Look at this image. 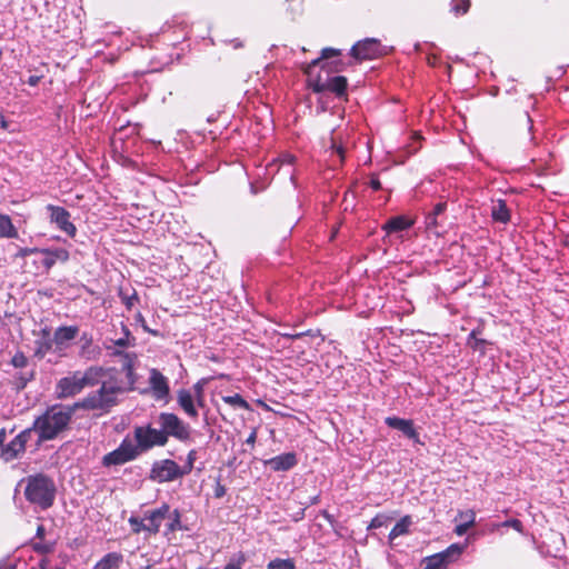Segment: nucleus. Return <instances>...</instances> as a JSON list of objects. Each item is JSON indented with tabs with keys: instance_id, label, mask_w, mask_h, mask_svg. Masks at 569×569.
I'll return each instance as SVG.
<instances>
[{
	"instance_id": "de8ad7c7",
	"label": "nucleus",
	"mask_w": 569,
	"mask_h": 569,
	"mask_svg": "<svg viewBox=\"0 0 569 569\" xmlns=\"http://www.w3.org/2000/svg\"><path fill=\"white\" fill-rule=\"evenodd\" d=\"M445 209H446L445 203H438V204H436V207L433 208V211L431 213L438 217L439 214H441L445 211Z\"/></svg>"
},
{
	"instance_id": "3c124183",
	"label": "nucleus",
	"mask_w": 569,
	"mask_h": 569,
	"mask_svg": "<svg viewBox=\"0 0 569 569\" xmlns=\"http://www.w3.org/2000/svg\"><path fill=\"white\" fill-rule=\"evenodd\" d=\"M39 81H40V77H38V76H31L28 79V83L32 87L37 86L39 83Z\"/></svg>"
},
{
	"instance_id": "4468645a",
	"label": "nucleus",
	"mask_w": 569,
	"mask_h": 569,
	"mask_svg": "<svg viewBox=\"0 0 569 569\" xmlns=\"http://www.w3.org/2000/svg\"><path fill=\"white\" fill-rule=\"evenodd\" d=\"M382 51L380 42L369 38L357 42L351 49V56L357 60H371L382 54Z\"/></svg>"
},
{
	"instance_id": "58836bf2",
	"label": "nucleus",
	"mask_w": 569,
	"mask_h": 569,
	"mask_svg": "<svg viewBox=\"0 0 569 569\" xmlns=\"http://www.w3.org/2000/svg\"><path fill=\"white\" fill-rule=\"evenodd\" d=\"M129 523L131 525L133 532L139 533L141 531H144V528H142V525H144V517L143 518L131 517L129 519Z\"/></svg>"
},
{
	"instance_id": "2f4dec72",
	"label": "nucleus",
	"mask_w": 569,
	"mask_h": 569,
	"mask_svg": "<svg viewBox=\"0 0 569 569\" xmlns=\"http://www.w3.org/2000/svg\"><path fill=\"white\" fill-rule=\"evenodd\" d=\"M295 561L292 559L277 558L268 563L267 569H295Z\"/></svg>"
},
{
	"instance_id": "c03bdc74",
	"label": "nucleus",
	"mask_w": 569,
	"mask_h": 569,
	"mask_svg": "<svg viewBox=\"0 0 569 569\" xmlns=\"http://www.w3.org/2000/svg\"><path fill=\"white\" fill-rule=\"evenodd\" d=\"M114 345L118 346V347H128L130 345V340H129V331L127 330L126 331V336L123 338H119L114 341Z\"/></svg>"
},
{
	"instance_id": "c85d7f7f",
	"label": "nucleus",
	"mask_w": 569,
	"mask_h": 569,
	"mask_svg": "<svg viewBox=\"0 0 569 569\" xmlns=\"http://www.w3.org/2000/svg\"><path fill=\"white\" fill-rule=\"evenodd\" d=\"M339 54H340V51L337 49L325 48V49H322L321 57L312 60L309 64H312L313 69L317 67H320L321 70L325 71L329 67V63L326 62V60H328L329 58L339 56Z\"/></svg>"
},
{
	"instance_id": "37998d69",
	"label": "nucleus",
	"mask_w": 569,
	"mask_h": 569,
	"mask_svg": "<svg viewBox=\"0 0 569 569\" xmlns=\"http://www.w3.org/2000/svg\"><path fill=\"white\" fill-rule=\"evenodd\" d=\"M501 526L513 528L515 530H517L520 533L523 532V526H522L521 521L518 519L506 520Z\"/></svg>"
},
{
	"instance_id": "603ef678",
	"label": "nucleus",
	"mask_w": 569,
	"mask_h": 569,
	"mask_svg": "<svg viewBox=\"0 0 569 569\" xmlns=\"http://www.w3.org/2000/svg\"><path fill=\"white\" fill-rule=\"evenodd\" d=\"M4 439H6V431H4V429H1L0 430V446L3 443Z\"/></svg>"
},
{
	"instance_id": "7ed1b4c3",
	"label": "nucleus",
	"mask_w": 569,
	"mask_h": 569,
	"mask_svg": "<svg viewBox=\"0 0 569 569\" xmlns=\"http://www.w3.org/2000/svg\"><path fill=\"white\" fill-rule=\"evenodd\" d=\"M103 369L90 367L84 371H74L61 378L56 386V395L59 399H66L80 393L86 387H92L100 382Z\"/></svg>"
},
{
	"instance_id": "4c0bfd02",
	"label": "nucleus",
	"mask_w": 569,
	"mask_h": 569,
	"mask_svg": "<svg viewBox=\"0 0 569 569\" xmlns=\"http://www.w3.org/2000/svg\"><path fill=\"white\" fill-rule=\"evenodd\" d=\"M196 458H197L196 450L189 451V453L187 456V462H186V465L183 467H181L182 476L188 475V473L191 472V470L193 468V463L196 461Z\"/></svg>"
},
{
	"instance_id": "c756f323",
	"label": "nucleus",
	"mask_w": 569,
	"mask_h": 569,
	"mask_svg": "<svg viewBox=\"0 0 569 569\" xmlns=\"http://www.w3.org/2000/svg\"><path fill=\"white\" fill-rule=\"evenodd\" d=\"M18 231L12 224L9 216L0 214V237L2 238H16Z\"/></svg>"
},
{
	"instance_id": "20e7f679",
	"label": "nucleus",
	"mask_w": 569,
	"mask_h": 569,
	"mask_svg": "<svg viewBox=\"0 0 569 569\" xmlns=\"http://www.w3.org/2000/svg\"><path fill=\"white\" fill-rule=\"evenodd\" d=\"M26 481L24 496L30 503L41 509L52 506L56 497V486L52 479L39 473L28 477Z\"/></svg>"
},
{
	"instance_id": "2eb2a0df",
	"label": "nucleus",
	"mask_w": 569,
	"mask_h": 569,
	"mask_svg": "<svg viewBox=\"0 0 569 569\" xmlns=\"http://www.w3.org/2000/svg\"><path fill=\"white\" fill-rule=\"evenodd\" d=\"M79 328L76 326L59 327L53 333L56 343V355L58 357H64L67 350L71 347L72 341L77 338Z\"/></svg>"
},
{
	"instance_id": "a211bd4d",
	"label": "nucleus",
	"mask_w": 569,
	"mask_h": 569,
	"mask_svg": "<svg viewBox=\"0 0 569 569\" xmlns=\"http://www.w3.org/2000/svg\"><path fill=\"white\" fill-rule=\"evenodd\" d=\"M177 403L181 410L191 419H197L198 412V400L197 397L192 396L191 390L180 389L177 391Z\"/></svg>"
},
{
	"instance_id": "ddd939ff",
	"label": "nucleus",
	"mask_w": 569,
	"mask_h": 569,
	"mask_svg": "<svg viewBox=\"0 0 569 569\" xmlns=\"http://www.w3.org/2000/svg\"><path fill=\"white\" fill-rule=\"evenodd\" d=\"M32 429L28 428L21 431L14 439H12L1 450V458L4 461H11L19 458L26 450V445L30 440Z\"/></svg>"
},
{
	"instance_id": "423d86ee",
	"label": "nucleus",
	"mask_w": 569,
	"mask_h": 569,
	"mask_svg": "<svg viewBox=\"0 0 569 569\" xmlns=\"http://www.w3.org/2000/svg\"><path fill=\"white\" fill-rule=\"evenodd\" d=\"M305 72L308 77V84L315 92L330 91L342 96L346 91L347 79L345 77H330L327 73L326 79H321L320 74H315L312 64H307Z\"/></svg>"
},
{
	"instance_id": "5fc2aeb1",
	"label": "nucleus",
	"mask_w": 569,
	"mask_h": 569,
	"mask_svg": "<svg viewBox=\"0 0 569 569\" xmlns=\"http://www.w3.org/2000/svg\"><path fill=\"white\" fill-rule=\"evenodd\" d=\"M223 492H224L223 488H222V487H220V488H218V489L216 490V496H217V497H221V496L223 495Z\"/></svg>"
},
{
	"instance_id": "cd10ccee",
	"label": "nucleus",
	"mask_w": 569,
	"mask_h": 569,
	"mask_svg": "<svg viewBox=\"0 0 569 569\" xmlns=\"http://www.w3.org/2000/svg\"><path fill=\"white\" fill-rule=\"evenodd\" d=\"M411 523H412V521H411L410 516H405L403 518H401L396 523V526L391 529V531L389 533V539L392 541L396 538L408 533L409 527L411 526Z\"/></svg>"
},
{
	"instance_id": "f3484780",
	"label": "nucleus",
	"mask_w": 569,
	"mask_h": 569,
	"mask_svg": "<svg viewBox=\"0 0 569 569\" xmlns=\"http://www.w3.org/2000/svg\"><path fill=\"white\" fill-rule=\"evenodd\" d=\"M169 512L170 508L166 503H163L158 509L146 512L144 525H142V528H144V532H147L148 535H156L159 531L163 520L167 518Z\"/></svg>"
},
{
	"instance_id": "6ab92c4d",
	"label": "nucleus",
	"mask_w": 569,
	"mask_h": 569,
	"mask_svg": "<svg viewBox=\"0 0 569 569\" xmlns=\"http://www.w3.org/2000/svg\"><path fill=\"white\" fill-rule=\"evenodd\" d=\"M40 254L43 256L40 262L46 271H49L57 262L64 263L70 258L69 251L63 248L41 249Z\"/></svg>"
},
{
	"instance_id": "a878e982",
	"label": "nucleus",
	"mask_w": 569,
	"mask_h": 569,
	"mask_svg": "<svg viewBox=\"0 0 569 569\" xmlns=\"http://www.w3.org/2000/svg\"><path fill=\"white\" fill-rule=\"evenodd\" d=\"M491 217L495 221L507 223L510 220V213L503 200H497L491 207Z\"/></svg>"
},
{
	"instance_id": "7c9ffc66",
	"label": "nucleus",
	"mask_w": 569,
	"mask_h": 569,
	"mask_svg": "<svg viewBox=\"0 0 569 569\" xmlns=\"http://www.w3.org/2000/svg\"><path fill=\"white\" fill-rule=\"evenodd\" d=\"M207 383L206 379L199 380L192 387V396L197 397L198 406L202 408L204 406V386Z\"/></svg>"
},
{
	"instance_id": "0eeeda50",
	"label": "nucleus",
	"mask_w": 569,
	"mask_h": 569,
	"mask_svg": "<svg viewBox=\"0 0 569 569\" xmlns=\"http://www.w3.org/2000/svg\"><path fill=\"white\" fill-rule=\"evenodd\" d=\"M134 447L138 449V453L146 452L154 447L166 446V436L160 429L152 427L151 425L139 426L134 428Z\"/></svg>"
},
{
	"instance_id": "393cba45",
	"label": "nucleus",
	"mask_w": 569,
	"mask_h": 569,
	"mask_svg": "<svg viewBox=\"0 0 569 569\" xmlns=\"http://www.w3.org/2000/svg\"><path fill=\"white\" fill-rule=\"evenodd\" d=\"M123 562V556L119 552H109L103 556L92 569H119Z\"/></svg>"
},
{
	"instance_id": "ea45409f",
	"label": "nucleus",
	"mask_w": 569,
	"mask_h": 569,
	"mask_svg": "<svg viewBox=\"0 0 569 569\" xmlns=\"http://www.w3.org/2000/svg\"><path fill=\"white\" fill-rule=\"evenodd\" d=\"M438 227L437 216L432 214L431 212L426 217V228L429 231H433L436 234H439V232L436 230Z\"/></svg>"
},
{
	"instance_id": "4d7b16f0",
	"label": "nucleus",
	"mask_w": 569,
	"mask_h": 569,
	"mask_svg": "<svg viewBox=\"0 0 569 569\" xmlns=\"http://www.w3.org/2000/svg\"><path fill=\"white\" fill-rule=\"evenodd\" d=\"M38 533H42V527L38 528Z\"/></svg>"
},
{
	"instance_id": "6e6552de",
	"label": "nucleus",
	"mask_w": 569,
	"mask_h": 569,
	"mask_svg": "<svg viewBox=\"0 0 569 569\" xmlns=\"http://www.w3.org/2000/svg\"><path fill=\"white\" fill-rule=\"evenodd\" d=\"M138 456V449L134 447V443L124 439L116 450L107 453L102 458V465L104 467L120 466L134 460Z\"/></svg>"
},
{
	"instance_id": "4be33fe9",
	"label": "nucleus",
	"mask_w": 569,
	"mask_h": 569,
	"mask_svg": "<svg viewBox=\"0 0 569 569\" xmlns=\"http://www.w3.org/2000/svg\"><path fill=\"white\" fill-rule=\"evenodd\" d=\"M415 224V219L407 216H396L390 218L383 226L382 230L389 236L391 233L408 230Z\"/></svg>"
},
{
	"instance_id": "aec40b11",
	"label": "nucleus",
	"mask_w": 569,
	"mask_h": 569,
	"mask_svg": "<svg viewBox=\"0 0 569 569\" xmlns=\"http://www.w3.org/2000/svg\"><path fill=\"white\" fill-rule=\"evenodd\" d=\"M386 425L390 428L401 431L406 437L413 440L416 443H421L420 438L411 420L401 419L398 417H387Z\"/></svg>"
},
{
	"instance_id": "13d9d810",
	"label": "nucleus",
	"mask_w": 569,
	"mask_h": 569,
	"mask_svg": "<svg viewBox=\"0 0 569 569\" xmlns=\"http://www.w3.org/2000/svg\"><path fill=\"white\" fill-rule=\"evenodd\" d=\"M198 569H204V568H198Z\"/></svg>"
},
{
	"instance_id": "39448f33",
	"label": "nucleus",
	"mask_w": 569,
	"mask_h": 569,
	"mask_svg": "<svg viewBox=\"0 0 569 569\" xmlns=\"http://www.w3.org/2000/svg\"><path fill=\"white\" fill-rule=\"evenodd\" d=\"M158 423L166 436V443L170 437L180 442H188L191 439L192 429L180 417L172 412H161L158 416Z\"/></svg>"
},
{
	"instance_id": "a18cd8bd",
	"label": "nucleus",
	"mask_w": 569,
	"mask_h": 569,
	"mask_svg": "<svg viewBox=\"0 0 569 569\" xmlns=\"http://www.w3.org/2000/svg\"><path fill=\"white\" fill-rule=\"evenodd\" d=\"M386 518L383 516H377L371 520L370 527L371 528H379L385 525Z\"/></svg>"
},
{
	"instance_id": "412c9836",
	"label": "nucleus",
	"mask_w": 569,
	"mask_h": 569,
	"mask_svg": "<svg viewBox=\"0 0 569 569\" xmlns=\"http://www.w3.org/2000/svg\"><path fill=\"white\" fill-rule=\"evenodd\" d=\"M298 460L296 453L286 452L266 460L264 463L270 466L273 471H287L297 465Z\"/></svg>"
},
{
	"instance_id": "473e14b6",
	"label": "nucleus",
	"mask_w": 569,
	"mask_h": 569,
	"mask_svg": "<svg viewBox=\"0 0 569 569\" xmlns=\"http://www.w3.org/2000/svg\"><path fill=\"white\" fill-rule=\"evenodd\" d=\"M246 560L244 553L238 552L229 559L223 569H242Z\"/></svg>"
},
{
	"instance_id": "72a5a7b5",
	"label": "nucleus",
	"mask_w": 569,
	"mask_h": 569,
	"mask_svg": "<svg viewBox=\"0 0 569 569\" xmlns=\"http://www.w3.org/2000/svg\"><path fill=\"white\" fill-rule=\"evenodd\" d=\"M223 402L236 407L248 409V402L240 395L224 396L222 397Z\"/></svg>"
},
{
	"instance_id": "49530a36",
	"label": "nucleus",
	"mask_w": 569,
	"mask_h": 569,
	"mask_svg": "<svg viewBox=\"0 0 569 569\" xmlns=\"http://www.w3.org/2000/svg\"><path fill=\"white\" fill-rule=\"evenodd\" d=\"M256 440H257V430L253 429L251 431V433L249 435V437L247 438L246 443L253 447L256 443Z\"/></svg>"
},
{
	"instance_id": "dca6fc26",
	"label": "nucleus",
	"mask_w": 569,
	"mask_h": 569,
	"mask_svg": "<svg viewBox=\"0 0 569 569\" xmlns=\"http://www.w3.org/2000/svg\"><path fill=\"white\" fill-rule=\"evenodd\" d=\"M296 157L291 153L283 152L278 158L273 159L267 166L268 173L282 172L286 177L295 183V168Z\"/></svg>"
},
{
	"instance_id": "864d4df0",
	"label": "nucleus",
	"mask_w": 569,
	"mask_h": 569,
	"mask_svg": "<svg viewBox=\"0 0 569 569\" xmlns=\"http://www.w3.org/2000/svg\"><path fill=\"white\" fill-rule=\"evenodd\" d=\"M332 147L337 150V153H338L339 156H342L343 150H342V147H341V146H336V144L333 143V146H332Z\"/></svg>"
},
{
	"instance_id": "79ce46f5",
	"label": "nucleus",
	"mask_w": 569,
	"mask_h": 569,
	"mask_svg": "<svg viewBox=\"0 0 569 569\" xmlns=\"http://www.w3.org/2000/svg\"><path fill=\"white\" fill-rule=\"evenodd\" d=\"M40 252H41L40 248H28V247H26V248H20L18 250L17 257L26 258V257H28L30 254H36V253L40 254Z\"/></svg>"
},
{
	"instance_id": "f257e3e1",
	"label": "nucleus",
	"mask_w": 569,
	"mask_h": 569,
	"mask_svg": "<svg viewBox=\"0 0 569 569\" xmlns=\"http://www.w3.org/2000/svg\"><path fill=\"white\" fill-rule=\"evenodd\" d=\"M134 360V355H123L120 375L124 376V380H119L117 377H112L109 380L102 381V386L99 391L84 398L80 406L86 409H104L114 405L117 396L130 389L136 382Z\"/></svg>"
},
{
	"instance_id": "f8f14e48",
	"label": "nucleus",
	"mask_w": 569,
	"mask_h": 569,
	"mask_svg": "<svg viewBox=\"0 0 569 569\" xmlns=\"http://www.w3.org/2000/svg\"><path fill=\"white\" fill-rule=\"evenodd\" d=\"M47 211L51 223H54L58 229L67 233L69 237H74L77 233L76 226L70 220V213L62 207L48 204Z\"/></svg>"
},
{
	"instance_id": "a19ab883",
	"label": "nucleus",
	"mask_w": 569,
	"mask_h": 569,
	"mask_svg": "<svg viewBox=\"0 0 569 569\" xmlns=\"http://www.w3.org/2000/svg\"><path fill=\"white\" fill-rule=\"evenodd\" d=\"M120 296H121L122 302L126 305V307L128 309H131L134 306V303L138 301V296L136 292H133L130 296L121 292Z\"/></svg>"
},
{
	"instance_id": "5701e85b",
	"label": "nucleus",
	"mask_w": 569,
	"mask_h": 569,
	"mask_svg": "<svg viewBox=\"0 0 569 569\" xmlns=\"http://www.w3.org/2000/svg\"><path fill=\"white\" fill-rule=\"evenodd\" d=\"M36 355L40 358H44L48 353L56 355V343L53 336L48 331L43 330L41 337L36 341Z\"/></svg>"
},
{
	"instance_id": "bb28decb",
	"label": "nucleus",
	"mask_w": 569,
	"mask_h": 569,
	"mask_svg": "<svg viewBox=\"0 0 569 569\" xmlns=\"http://www.w3.org/2000/svg\"><path fill=\"white\" fill-rule=\"evenodd\" d=\"M80 357L86 359H93L99 353L98 348L92 346V338L83 333L80 338Z\"/></svg>"
},
{
	"instance_id": "f03ea898",
	"label": "nucleus",
	"mask_w": 569,
	"mask_h": 569,
	"mask_svg": "<svg viewBox=\"0 0 569 569\" xmlns=\"http://www.w3.org/2000/svg\"><path fill=\"white\" fill-rule=\"evenodd\" d=\"M72 415L73 410L69 407L52 406L34 420L32 432H37L40 440H51L67 428Z\"/></svg>"
},
{
	"instance_id": "9b49d317",
	"label": "nucleus",
	"mask_w": 569,
	"mask_h": 569,
	"mask_svg": "<svg viewBox=\"0 0 569 569\" xmlns=\"http://www.w3.org/2000/svg\"><path fill=\"white\" fill-rule=\"evenodd\" d=\"M151 396L157 401L168 402L170 386L169 380L158 369H151L148 378Z\"/></svg>"
},
{
	"instance_id": "6e6d98bb",
	"label": "nucleus",
	"mask_w": 569,
	"mask_h": 569,
	"mask_svg": "<svg viewBox=\"0 0 569 569\" xmlns=\"http://www.w3.org/2000/svg\"><path fill=\"white\" fill-rule=\"evenodd\" d=\"M325 73H328L329 74V71H325ZM321 76V79H326V76L327 74H322L321 72L319 73Z\"/></svg>"
},
{
	"instance_id": "09e8293b",
	"label": "nucleus",
	"mask_w": 569,
	"mask_h": 569,
	"mask_svg": "<svg viewBox=\"0 0 569 569\" xmlns=\"http://www.w3.org/2000/svg\"><path fill=\"white\" fill-rule=\"evenodd\" d=\"M24 362H26V359L23 356L13 358V363L16 367H22L24 365Z\"/></svg>"
},
{
	"instance_id": "c9c22d12",
	"label": "nucleus",
	"mask_w": 569,
	"mask_h": 569,
	"mask_svg": "<svg viewBox=\"0 0 569 569\" xmlns=\"http://www.w3.org/2000/svg\"><path fill=\"white\" fill-rule=\"evenodd\" d=\"M487 341L477 337L476 332L472 331L468 338V346L473 350L483 352Z\"/></svg>"
},
{
	"instance_id": "8fccbe9b",
	"label": "nucleus",
	"mask_w": 569,
	"mask_h": 569,
	"mask_svg": "<svg viewBox=\"0 0 569 569\" xmlns=\"http://www.w3.org/2000/svg\"><path fill=\"white\" fill-rule=\"evenodd\" d=\"M370 186L373 190H379L381 188V183L377 178H372L370 180Z\"/></svg>"
},
{
	"instance_id": "1a4fd4ad",
	"label": "nucleus",
	"mask_w": 569,
	"mask_h": 569,
	"mask_svg": "<svg viewBox=\"0 0 569 569\" xmlns=\"http://www.w3.org/2000/svg\"><path fill=\"white\" fill-rule=\"evenodd\" d=\"M181 477V467L171 459L156 461L150 470V479L157 482H169Z\"/></svg>"
},
{
	"instance_id": "b1692460",
	"label": "nucleus",
	"mask_w": 569,
	"mask_h": 569,
	"mask_svg": "<svg viewBox=\"0 0 569 569\" xmlns=\"http://www.w3.org/2000/svg\"><path fill=\"white\" fill-rule=\"evenodd\" d=\"M456 520H459L460 523L456 526L455 532L458 536H463L475 525L476 513L473 510L460 511Z\"/></svg>"
},
{
	"instance_id": "e433bc0d",
	"label": "nucleus",
	"mask_w": 569,
	"mask_h": 569,
	"mask_svg": "<svg viewBox=\"0 0 569 569\" xmlns=\"http://www.w3.org/2000/svg\"><path fill=\"white\" fill-rule=\"evenodd\" d=\"M170 522L167 525L168 531H176L181 529L180 512L176 509L171 515L168 513Z\"/></svg>"
},
{
	"instance_id": "f704fd0d",
	"label": "nucleus",
	"mask_w": 569,
	"mask_h": 569,
	"mask_svg": "<svg viewBox=\"0 0 569 569\" xmlns=\"http://www.w3.org/2000/svg\"><path fill=\"white\" fill-rule=\"evenodd\" d=\"M470 7V0H452L451 1V10L457 16H462L468 12Z\"/></svg>"
},
{
	"instance_id": "9d476101",
	"label": "nucleus",
	"mask_w": 569,
	"mask_h": 569,
	"mask_svg": "<svg viewBox=\"0 0 569 569\" xmlns=\"http://www.w3.org/2000/svg\"><path fill=\"white\" fill-rule=\"evenodd\" d=\"M463 549L465 546L453 543L445 551L429 557L423 569H445L449 562L457 560L461 556Z\"/></svg>"
}]
</instances>
